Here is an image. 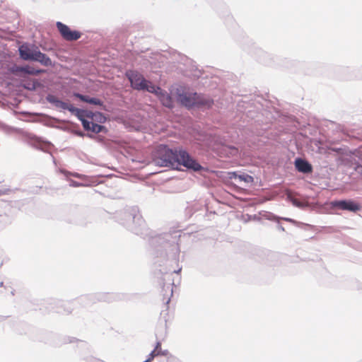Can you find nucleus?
I'll return each mask as SVG.
<instances>
[{"mask_svg":"<svg viewBox=\"0 0 362 362\" xmlns=\"http://www.w3.org/2000/svg\"><path fill=\"white\" fill-rule=\"evenodd\" d=\"M157 153L155 162L159 166L174 167L177 164H180L195 171L202 168V166L193 160L186 151H173L166 146H160Z\"/></svg>","mask_w":362,"mask_h":362,"instance_id":"nucleus-2","label":"nucleus"},{"mask_svg":"<svg viewBox=\"0 0 362 362\" xmlns=\"http://www.w3.org/2000/svg\"><path fill=\"white\" fill-rule=\"evenodd\" d=\"M32 60L39 62L45 66H49L52 64L51 59L46 54L36 50L34 51Z\"/></svg>","mask_w":362,"mask_h":362,"instance_id":"nucleus-9","label":"nucleus"},{"mask_svg":"<svg viewBox=\"0 0 362 362\" xmlns=\"http://www.w3.org/2000/svg\"><path fill=\"white\" fill-rule=\"evenodd\" d=\"M20 56L25 60H32L34 51L31 50L28 46L22 45L19 48Z\"/></svg>","mask_w":362,"mask_h":362,"instance_id":"nucleus-10","label":"nucleus"},{"mask_svg":"<svg viewBox=\"0 0 362 362\" xmlns=\"http://www.w3.org/2000/svg\"><path fill=\"white\" fill-rule=\"evenodd\" d=\"M180 103L187 108L193 107H209L213 103V100L206 98L202 95L197 93H184L180 94L178 97Z\"/></svg>","mask_w":362,"mask_h":362,"instance_id":"nucleus-3","label":"nucleus"},{"mask_svg":"<svg viewBox=\"0 0 362 362\" xmlns=\"http://www.w3.org/2000/svg\"><path fill=\"white\" fill-rule=\"evenodd\" d=\"M153 351H156L157 356L164 355L161 351V344L160 342H157L156 346Z\"/></svg>","mask_w":362,"mask_h":362,"instance_id":"nucleus-15","label":"nucleus"},{"mask_svg":"<svg viewBox=\"0 0 362 362\" xmlns=\"http://www.w3.org/2000/svg\"><path fill=\"white\" fill-rule=\"evenodd\" d=\"M156 356H157L156 351H151V353L148 355V358L143 362H151Z\"/></svg>","mask_w":362,"mask_h":362,"instance_id":"nucleus-16","label":"nucleus"},{"mask_svg":"<svg viewBox=\"0 0 362 362\" xmlns=\"http://www.w3.org/2000/svg\"><path fill=\"white\" fill-rule=\"evenodd\" d=\"M74 95L76 98H79L81 100L88 103H90V104H93V105H103V102L100 99L96 98H90L88 95H81L80 93H75Z\"/></svg>","mask_w":362,"mask_h":362,"instance_id":"nucleus-11","label":"nucleus"},{"mask_svg":"<svg viewBox=\"0 0 362 362\" xmlns=\"http://www.w3.org/2000/svg\"><path fill=\"white\" fill-rule=\"evenodd\" d=\"M295 167L298 171L303 173H309L313 170L312 165L308 161L301 158L296 159Z\"/></svg>","mask_w":362,"mask_h":362,"instance_id":"nucleus-8","label":"nucleus"},{"mask_svg":"<svg viewBox=\"0 0 362 362\" xmlns=\"http://www.w3.org/2000/svg\"><path fill=\"white\" fill-rule=\"evenodd\" d=\"M18 71L20 72L28 74L30 75H37L38 74L42 72V71L35 69V68L29 66L19 67V68H18Z\"/></svg>","mask_w":362,"mask_h":362,"instance_id":"nucleus-12","label":"nucleus"},{"mask_svg":"<svg viewBox=\"0 0 362 362\" xmlns=\"http://www.w3.org/2000/svg\"><path fill=\"white\" fill-rule=\"evenodd\" d=\"M153 93L158 95L159 100L164 106L167 107H172L173 100L171 97L168 93H163L160 88L156 86V90Z\"/></svg>","mask_w":362,"mask_h":362,"instance_id":"nucleus-7","label":"nucleus"},{"mask_svg":"<svg viewBox=\"0 0 362 362\" xmlns=\"http://www.w3.org/2000/svg\"><path fill=\"white\" fill-rule=\"evenodd\" d=\"M56 25L62 37L67 41L77 40L81 37L80 32L71 30L69 26L61 22H57Z\"/></svg>","mask_w":362,"mask_h":362,"instance_id":"nucleus-5","label":"nucleus"},{"mask_svg":"<svg viewBox=\"0 0 362 362\" xmlns=\"http://www.w3.org/2000/svg\"><path fill=\"white\" fill-rule=\"evenodd\" d=\"M170 300V298L168 297V298H167V300H166V303H165V304H166V306H167V307H168V304L169 303Z\"/></svg>","mask_w":362,"mask_h":362,"instance_id":"nucleus-17","label":"nucleus"},{"mask_svg":"<svg viewBox=\"0 0 362 362\" xmlns=\"http://www.w3.org/2000/svg\"><path fill=\"white\" fill-rule=\"evenodd\" d=\"M234 175L235 177H238L240 181H244L245 182H251L253 180L252 177L248 175L238 176L234 173Z\"/></svg>","mask_w":362,"mask_h":362,"instance_id":"nucleus-14","label":"nucleus"},{"mask_svg":"<svg viewBox=\"0 0 362 362\" xmlns=\"http://www.w3.org/2000/svg\"><path fill=\"white\" fill-rule=\"evenodd\" d=\"M291 202L294 206L298 207H304L308 206V202L307 201H300L297 198H293Z\"/></svg>","mask_w":362,"mask_h":362,"instance_id":"nucleus-13","label":"nucleus"},{"mask_svg":"<svg viewBox=\"0 0 362 362\" xmlns=\"http://www.w3.org/2000/svg\"><path fill=\"white\" fill-rule=\"evenodd\" d=\"M127 75L131 82L132 86L134 89L146 90L148 92H154L156 90V86L144 79L143 76L139 73L131 71L127 72Z\"/></svg>","mask_w":362,"mask_h":362,"instance_id":"nucleus-4","label":"nucleus"},{"mask_svg":"<svg viewBox=\"0 0 362 362\" xmlns=\"http://www.w3.org/2000/svg\"><path fill=\"white\" fill-rule=\"evenodd\" d=\"M333 205L341 209L350 211H356L360 209L359 205L352 201H337L334 202Z\"/></svg>","mask_w":362,"mask_h":362,"instance_id":"nucleus-6","label":"nucleus"},{"mask_svg":"<svg viewBox=\"0 0 362 362\" xmlns=\"http://www.w3.org/2000/svg\"><path fill=\"white\" fill-rule=\"evenodd\" d=\"M47 100L55 105L57 107L68 110L74 113L78 119L81 122L83 129L86 131H90L93 133L101 132L105 127L102 125L94 123L93 120H97L100 122H104L105 117L101 113H93L90 111H86L74 107L72 105L68 104L65 102L58 100L53 95H48Z\"/></svg>","mask_w":362,"mask_h":362,"instance_id":"nucleus-1","label":"nucleus"},{"mask_svg":"<svg viewBox=\"0 0 362 362\" xmlns=\"http://www.w3.org/2000/svg\"><path fill=\"white\" fill-rule=\"evenodd\" d=\"M1 194H2V193H1V192L0 191V195H1Z\"/></svg>","mask_w":362,"mask_h":362,"instance_id":"nucleus-18","label":"nucleus"}]
</instances>
